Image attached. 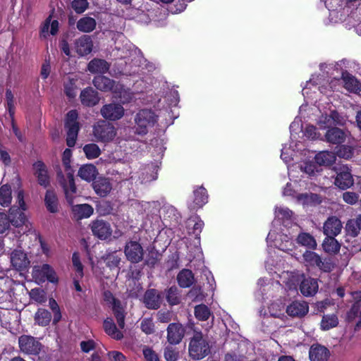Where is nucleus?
I'll return each mask as SVG.
<instances>
[{"label":"nucleus","mask_w":361,"mask_h":361,"mask_svg":"<svg viewBox=\"0 0 361 361\" xmlns=\"http://www.w3.org/2000/svg\"><path fill=\"white\" fill-rule=\"evenodd\" d=\"M293 220L291 210L284 207H276L275 219L267 238L270 246L274 245L284 252L293 250L294 244L292 239L294 234L290 233L287 228L292 224Z\"/></svg>","instance_id":"1"},{"label":"nucleus","mask_w":361,"mask_h":361,"mask_svg":"<svg viewBox=\"0 0 361 361\" xmlns=\"http://www.w3.org/2000/svg\"><path fill=\"white\" fill-rule=\"evenodd\" d=\"M338 123V113L336 108L329 109V112H326L324 116H322L318 122L320 128H327L325 135L326 140L336 145L335 150L338 149V130L337 125Z\"/></svg>","instance_id":"2"},{"label":"nucleus","mask_w":361,"mask_h":361,"mask_svg":"<svg viewBox=\"0 0 361 361\" xmlns=\"http://www.w3.org/2000/svg\"><path fill=\"white\" fill-rule=\"evenodd\" d=\"M286 275L289 277L286 285L290 289L296 288L300 283V290L303 295L312 296L317 292L318 284L316 280L311 278L305 279L304 274L299 273H286Z\"/></svg>","instance_id":"3"},{"label":"nucleus","mask_w":361,"mask_h":361,"mask_svg":"<svg viewBox=\"0 0 361 361\" xmlns=\"http://www.w3.org/2000/svg\"><path fill=\"white\" fill-rule=\"evenodd\" d=\"M338 85V80L334 78L328 84L327 86L324 85V79L312 75V78L306 82V85L302 89V94L305 98L313 99L312 93L315 94L316 90L320 91L322 93L328 94L329 91H335Z\"/></svg>","instance_id":"4"},{"label":"nucleus","mask_w":361,"mask_h":361,"mask_svg":"<svg viewBox=\"0 0 361 361\" xmlns=\"http://www.w3.org/2000/svg\"><path fill=\"white\" fill-rule=\"evenodd\" d=\"M72 156L71 150L66 149L63 153V164L67 171L66 179H64L61 182L62 187L63 188L66 197L70 204L73 202V198L76 193V187L74 182L73 171L71 169V158Z\"/></svg>","instance_id":"5"},{"label":"nucleus","mask_w":361,"mask_h":361,"mask_svg":"<svg viewBox=\"0 0 361 361\" xmlns=\"http://www.w3.org/2000/svg\"><path fill=\"white\" fill-rule=\"evenodd\" d=\"M210 351L208 341L201 332H195L189 344V354L194 360H200L206 357Z\"/></svg>","instance_id":"6"},{"label":"nucleus","mask_w":361,"mask_h":361,"mask_svg":"<svg viewBox=\"0 0 361 361\" xmlns=\"http://www.w3.org/2000/svg\"><path fill=\"white\" fill-rule=\"evenodd\" d=\"M157 121V116L148 109L139 111L135 118L136 132L139 135H145Z\"/></svg>","instance_id":"7"},{"label":"nucleus","mask_w":361,"mask_h":361,"mask_svg":"<svg viewBox=\"0 0 361 361\" xmlns=\"http://www.w3.org/2000/svg\"><path fill=\"white\" fill-rule=\"evenodd\" d=\"M137 52L135 46L123 35H119V39L116 42L115 49L112 51L114 57L126 59L131 57Z\"/></svg>","instance_id":"8"},{"label":"nucleus","mask_w":361,"mask_h":361,"mask_svg":"<svg viewBox=\"0 0 361 361\" xmlns=\"http://www.w3.org/2000/svg\"><path fill=\"white\" fill-rule=\"evenodd\" d=\"M93 134L98 141L109 142L116 137V130L113 125L106 121H100L94 126Z\"/></svg>","instance_id":"9"},{"label":"nucleus","mask_w":361,"mask_h":361,"mask_svg":"<svg viewBox=\"0 0 361 361\" xmlns=\"http://www.w3.org/2000/svg\"><path fill=\"white\" fill-rule=\"evenodd\" d=\"M18 343L20 350L28 355H37L42 350V344L30 336H21Z\"/></svg>","instance_id":"10"},{"label":"nucleus","mask_w":361,"mask_h":361,"mask_svg":"<svg viewBox=\"0 0 361 361\" xmlns=\"http://www.w3.org/2000/svg\"><path fill=\"white\" fill-rule=\"evenodd\" d=\"M104 298L105 301L112 305L113 312L119 328L121 329H124V319L126 314L121 302L114 298L113 294L110 291H105L104 293Z\"/></svg>","instance_id":"11"},{"label":"nucleus","mask_w":361,"mask_h":361,"mask_svg":"<svg viewBox=\"0 0 361 361\" xmlns=\"http://www.w3.org/2000/svg\"><path fill=\"white\" fill-rule=\"evenodd\" d=\"M354 140L348 132L340 130V158L350 159L354 154Z\"/></svg>","instance_id":"12"},{"label":"nucleus","mask_w":361,"mask_h":361,"mask_svg":"<svg viewBox=\"0 0 361 361\" xmlns=\"http://www.w3.org/2000/svg\"><path fill=\"white\" fill-rule=\"evenodd\" d=\"M12 267L17 271H25L30 267V260L27 254L22 250L15 249L10 254Z\"/></svg>","instance_id":"13"},{"label":"nucleus","mask_w":361,"mask_h":361,"mask_svg":"<svg viewBox=\"0 0 361 361\" xmlns=\"http://www.w3.org/2000/svg\"><path fill=\"white\" fill-rule=\"evenodd\" d=\"M124 253L128 260L132 263H137L143 258V248L137 241L130 240L125 246Z\"/></svg>","instance_id":"14"},{"label":"nucleus","mask_w":361,"mask_h":361,"mask_svg":"<svg viewBox=\"0 0 361 361\" xmlns=\"http://www.w3.org/2000/svg\"><path fill=\"white\" fill-rule=\"evenodd\" d=\"M125 113L123 106L117 103H111L103 106L101 109L102 116L110 121H116L121 118Z\"/></svg>","instance_id":"15"},{"label":"nucleus","mask_w":361,"mask_h":361,"mask_svg":"<svg viewBox=\"0 0 361 361\" xmlns=\"http://www.w3.org/2000/svg\"><path fill=\"white\" fill-rule=\"evenodd\" d=\"M158 165L150 164L142 166L136 173L137 179L141 183H148L157 178Z\"/></svg>","instance_id":"16"},{"label":"nucleus","mask_w":361,"mask_h":361,"mask_svg":"<svg viewBox=\"0 0 361 361\" xmlns=\"http://www.w3.org/2000/svg\"><path fill=\"white\" fill-rule=\"evenodd\" d=\"M352 297L354 300V303L353 304L350 310L347 313L346 319L349 322L357 319L355 329H358L361 327V310L360 311L361 306V292H355L352 293Z\"/></svg>","instance_id":"17"},{"label":"nucleus","mask_w":361,"mask_h":361,"mask_svg":"<svg viewBox=\"0 0 361 361\" xmlns=\"http://www.w3.org/2000/svg\"><path fill=\"white\" fill-rule=\"evenodd\" d=\"M25 210L18 209L16 205H13L8 211V216L11 224L15 227H20L23 225H25L27 228L28 224H31L28 222L26 214L24 213Z\"/></svg>","instance_id":"18"},{"label":"nucleus","mask_w":361,"mask_h":361,"mask_svg":"<svg viewBox=\"0 0 361 361\" xmlns=\"http://www.w3.org/2000/svg\"><path fill=\"white\" fill-rule=\"evenodd\" d=\"M90 226L94 235L101 240H106L111 235L112 230L110 224L103 220L94 221Z\"/></svg>","instance_id":"19"},{"label":"nucleus","mask_w":361,"mask_h":361,"mask_svg":"<svg viewBox=\"0 0 361 361\" xmlns=\"http://www.w3.org/2000/svg\"><path fill=\"white\" fill-rule=\"evenodd\" d=\"M92 48L93 42L89 35H82L75 41V51L81 56L90 54Z\"/></svg>","instance_id":"20"},{"label":"nucleus","mask_w":361,"mask_h":361,"mask_svg":"<svg viewBox=\"0 0 361 361\" xmlns=\"http://www.w3.org/2000/svg\"><path fill=\"white\" fill-rule=\"evenodd\" d=\"M185 330L180 324H170L167 328V339L171 344H178L184 336Z\"/></svg>","instance_id":"21"},{"label":"nucleus","mask_w":361,"mask_h":361,"mask_svg":"<svg viewBox=\"0 0 361 361\" xmlns=\"http://www.w3.org/2000/svg\"><path fill=\"white\" fill-rule=\"evenodd\" d=\"M59 23L57 20H52L49 16L42 24L40 28V37L47 38L49 35H56L59 31Z\"/></svg>","instance_id":"22"},{"label":"nucleus","mask_w":361,"mask_h":361,"mask_svg":"<svg viewBox=\"0 0 361 361\" xmlns=\"http://www.w3.org/2000/svg\"><path fill=\"white\" fill-rule=\"evenodd\" d=\"M114 97L119 99L122 104H128L135 100V93L123 85L116 83L113 90Z\"/></svg>","instance_id":"23"},{"label":"nucleus","mask_w":361,"mask_h":361,"mask_svg":"<svg viewBox=\"0 0 361 361\" xmlns=\"http://www.w3.org/2000/svg\"><path fill=\"white\" fill-rule=\"evenodd\" d=\"M309 307L307 302L295 301L286 308L287 313L291 317H301L308 312Z\"/></svg>","instance_id":"24"},{"label":"nucleus","mask_w":361,"mask_h":361,"mask_svg":"<svg viewBox=\"0 0 361 361\" xmlns=\"http://www.w3.org/2000/svg\"><path fill=\"white\" fill-rule=\"evenodd\" d=\"M80 98L81 103L87 106H93L99 101L97 92L91 87L83 90L80 93Z\"/></svg>","instance_id":"25"},{"label":"nucleus","mask_w":361,"mask_h":361,"mask_svg":"<svg viewBox=\"0 0 361 361\" xmlns=\"http://www.w3.org/2000/svg\"><path fill=\"white\" fill-rule=\"evenodd\" d=\"M95 192L100 197H106L112 189V185L108 178H99L92 183Z\"/></svg>","instance_id":"26"},{"label":"nucleus","mask_w":361,"mask_h":361,"mask_svg":"<svg viewBox=\"0 0 361 361\" xmlns=\"http://www.w3.org/2000/svg\"><path fill=\"white\" fill-rule=\"evenodd\" d=\"M311 361H326L329 356V350L320 345H313L309 352Z\"/></svg>","instance_id":"27"},{"label":"nucleus","mask_w":361,"mask_h":361,"mask_svg":"<svg viewBox=\"0 0 361 361\" xmlns=\"http://www.w3.org/2000/svg\"><path fill=\"white\" fill-rule=\"evenodd\" d=\"M338 151L329 152L322 151L317 153L314 157L315 162L319 166H327L334 164L336 160Z\"/></svg>","instance_id":"28"},{"label":"nucleus","mask_w":361,"mask_h":361,"mask_svg":"<svg viewBox=\"0 0 361 361\" xmlns=\"http://www.w3.org/2000/svg\"><path fill=\"white\" fill-rule=\"evenodd\" d=\"M33 169L39 183L44 187H47L49 183V176L46 166L39 161L33 164Z\"/></svg>","instance_id":"29"},{"label":"nucleus","mask_w":361,"mask_h":361,"mask_svg":"<svg viewBox=\"0 0 361 361\" xmlns=\"http://www.w3.org/2000/svg\"><path fill=\"white\" fill-rule=\"evenodd\" d=\"M73 216L77 219L89 218L94 212L93 207L88 204H80L72 206Z\"/></svg>","instance_id":"30"},{"label":"nucleus","mask_w":361,"mask_h":361,"mask_svg":"<svg viewBox=\"0 0 361 361\" xmlns=\"http://www.w3.org/2000/svg\"><path fill=\"white\" fill-rule=\"evenodd\" d=\"M93 84L98 90L104 92L111 91L112 92L116 85L114 80L104 75L96 76L93 80Z\"/></svg>","instance_id":"31"},{"label":"nucleus","mask_w":361,"mask_h":361,"mask_svg":"<svg viewBox=\"0 0 361 361\" xmlns=\"http://www.w3.org/2000/svg\"><path fill=\"white\" fill-rule=\"evenodd\" d=\"M87 69L92 73H105L109 69V64L104 59H94L89 62Z\"/></svg>","instance_id":"32"},{"label":"nucleus","mask_w":361,"mask_h":361,"mask_svg":"<svg viewBox=\"0 0 361 361\" xmlns=\"http://www.w3.org/2000/svg\"><path fill=\"white\" fill-rule=\"evenodd\" d=\"M344 87L350 92L357 93L360 90V84L357 80L348 72L342 73Z\"/></svg>","instance_id":"33"},{"label":"nucleus","mask_w":361,"mask_h":361,"mask_svg":"<svg viewBox=\"0 0 361 361\" xmlns=\"http://www.w3.org/2000/svg\"><path fill=\"white\" fill-rule=\"evenodd\" d=\"M144 303L149 309H157L160 305V296L156 290H147L144 296Z\"/></svg>","instance_id":"34"},{"label":"nucleus","mask_w":361,"mask_h":361,"mask_svg":"<svg viewBox=\"0 0 361 361\" xmlns=\"http://www.w3.org/2000/svg\"><path fill=\"white\" fill-rule=\"evenodd\" d=\"M354 180L349 168L347 166H340V189L344 190L351 187Z\"/></svg>","instance_id":"35"},{"label":"nucleus","mask_w":361,"mask_h":361,"mask_svg":"<svg viewBox=\"0 0 361 361\" xmlns=\"http://www.w3.org/2000/svg\"><path fill=\"white\" fill-rule=\"evenodd\" d=\"M326 7L329 11L328 20L326 21V25H336L338 22V0H324Z\"/></svg>","instance_id":"36"},{"label":"nucleus","mask_w":361,"mask_h":361,"mask_svg":"<svg viewBox=\"0 0 361 361\" xmlns=\"http://www.w3.org/2000/svg\"><path fill=\"white\" fill-rule=\"evenodd\" d=\"M97 25L96 20L90 16H84L77 22V28L82 32H90L93 31Z\"/></svg>","instance_id":"37"},{"label":"nucleus","mask_w":361,"mask_h":361,"mask_svg":"<svg viewBox=\"0 0 361 361\" xmlns=\"http://www.w3.org/2000/svg\"><path fill=\"white\" fill-rule=\"evenodd\" d=\"M40 271L44 276L46 277L47 281L52 283H57L59 281V278L53 269L51 267L49 264H43L40 269H37L36 267L34 269V276L36 277V273L37 271Z\"/></svg>","instance_id":"38"},{"label":"nucleus","mask_w":361,"mask_h":361,"mask_svg":"<svg viewBox=\"0 0 361 361\" xmlns=\"http://www.w3.org/2000/svg\"><path fill=\"white\" fill-rule=\"evenodd\" d=\"M97 171L92 164H85L81 166L78 171V176L86 181L92 180L97 176Z\"/></svg>","instance_id":"39"},{"label":"nucleus","mask_w":361,"mask_h":361,"mask_svg":"<svg viewBox=\"0 0 361 361\" xmlns=\"http://www.w3.org/2000/svg\"><path fill=\"white\" fill-rule=\"evenodd\" d=\"M104 329L109 336L116 340H121L123 337V333L116 328L112 319L108 318L104 320Z\"/></svg>","instance_id":"40"},{"label":"nucleus","mask_w":361,"mask_h":361,"mask_svg":"<svg viewBox=\"0 0 361 361\" xmlns=\"http://www.w3.org/2000/svg\"><path fill=\"white\" fill-rule=\"evenodd\" d=\"M34 319L36 324L46 326L51 320V314L48 310L40 308L35 312Z\"/></svg>","instance_id":"41"},{"label":"nucleus","mask_w":361,"mask_h":361,"mask_svg":"<svg viewBox=\"0 0 361 361\" xmlns=\"http://www.w3.org/2000/svg\"><path fill=\"white\" fill-rule=\"evenodd\" d=\"M324 233L326 236H336L338 233V219L332 216L327 219L324 226Z\"/></svg>","instance_id":"42"},{"label":"nucleus","mask_w":361,"mask_h":361,"mask_svg":"<svg viewBox=\"0 0 361 361\" xmlns=\"http://www.w3.org/2000/svg\"><path fill=\"white\" fill-rule=\"evenodd\" d=\"M297 201L298 203L304 206L313 205L320 202L319 197L313 193H303L297 196Z\"/></svg>","instance_id":"43"},{"label":"nucleus","mask_w":361,"mask_h":361,"mask_svg":"<svg viewBox=\"0 0 361 361\" xmlns=\"http://www.w3.org/2000/svg\"><path fill=\"white\" fill-rule=\"evenodd\" d=\"M47 209L51 213L58 211V199L55 192L52 190H47L44 198Z\"/></svg>","instance_id":"44"},{"label":"nucleus","mask_w":361,"mask_h":361,"mask_svg":"<svg viewBox=\"0 0 361 361\" xmlns=\"http://www.w3.org/2000/svg\"><path fill=\"white\" fill-rule=\"evenodd\" d=\"M12 200V192L11 186L5 184L0 188V204L2 207H8Z\"/></svg>","instance_id":"45"},{"label":"nucleus","mask_w":361,"mask_h":361,"mask_svg":"<svg viewBox=\"0 0 361 361\" xmlns=\"http://www.w3.org/2000/svg\"><path fill=\"white\" fill-rule=\"evenodd\" d=\"M178 281L181 287L187 288L194 282V276L191 271L188 269L182 270L178 275Z\"/></svg>","instance_id":"46"},{"label":"nucleus","mask_w":361,"mask_h":361,"mask_svg":"<svg viewBox=\"0 0 361 361\" xmlns=\"http://www.w3.org/2000/svg\"><path fill=\"white\" fill-rule=\"evenodd\" d=\"M194 203L195 207H202L207 202V195L205 188L200 187L194 190Z\"/></svg>","instance_id":"47"},{"label":"nucleus","mask_w":361,"mask_h":361,"mask_svg":"<svg viewBox=\"0 0 361 361\" xmlns=\"http://www.w3.org/2000/svg\"><path fill=\"white\" fill-rule=\"evenodd\" d=\"M297 242L302 246H305L311 249H315L317 243L315 239L309 233H302L298 235Z\"/></svg>","instance_id":"48"},{"label":"nucleus","mask_w":361,"mask_h":361,"mask_svg":"<svg viewBox=\"0 0 361 361\" xmlns=\"http://www.w3.org/2000/svg\"><path fill=\"white\" fill-rule=\"evenodd\" d=\"M11 283V281L8 278L0 277V303L11 297L8 293Z\"/></svg>","instance_id":"49"},{"label":"nucleus","mask_w":361,"mask_h":361,"mask_svg":"<svg viewBox=\"0 0 361 361\" xmlns=\"http://www.w3.org/2000/svg\"><path fill=\"white\" fill-rule=\"evenodd\" d=\"M324 250L329 254L336 253L338 250V243L335 236H326L322 244Z\"/></svg>","instance_id":"50"},{"label":"nucleus","mask_w":361,"mask_h":361,"mask_svg":"<svg viewBox=\"0 0 361 361\" xmlns=\"http://www.w3.org/2000/svg\"><path fill=\"white\" fill-rule=\"evenodd\" d=\"M190 226H192V233L195 237L200 239V235L204 226V222L197 217L190 219L188 221L189 233H190Z\"/></svg>","instance_id":"51"},{"label":"nucleus","mask_w":361,"mask_h":361,"mask_svg":"<svg viewBox=\"0 0 361 361\" xmlns=\"http://www.w3.org/2000/svg\"><path fill=\"white\" fill-rule=\"evenodd\" d=\"M303 259L307 267H318L321 262L320 257L312 251H306L303 254Z\"/></svg>","instance_id":"52"},{"label":"nucleus","mask_w":361,"mask_h":361,"mask_svg":"<svg viewBox=\"0 0 361 361\" xmlns=\"http://www.w3.org/2000/svg\"><path fill=\"white\" fill-rule=\"evenodd\" d=\"M83 151L89 159H96L101 154L99 147L93 143L85 145L83 147Z\"/></svg>","instance_id":"53"},{"label":"nucleus","mask_w":361,"mask_h":361,"mask_svg":"<svg viewBox=\"0 0 361 361\" xmlns=\"http://www.w3.org/2000/svg\"><path fill=\"white\" fill-rule=\"evenodd\" d=\"M269 313L274 317H280L283 315L284 305L281 300L272 302L268 307Z\"/></svg>","instance_id":"54"},{"label":"nucleus","mask_w":361,"mask_h":361,"mask_svg":"<svg viewBox=\"0 0 361 361\" xmlns=\"http://www.w3.org/2000/svg\"><path fill=\"white\" fill-rule=\"evenodd\" d=\"M338 322L336 314L325 315L321 322V327L323 330H329L337 326Z\"/></svg>","instance_id":"55"},{"label":"nucleus","mask_w":361,"mask_h":361,"mask_svg":"<svg viewBox=\"0 0 361 361\" xmlns=\"http://www.w3.org/2000/svg\"><path fill=\"white\" fill-rule=\"evenodd\" d=\"M267 280L260 279L257 282V285L259 288L256 293V298L259 300L260 298H262V300H264L265 298L264 295H267L271 288V286L267 283Z\"/></svg>","instance_id":"56"},{"label":"nucleus","mask_w":361,"mask_h":361,"mask_svg":"<svg viewBox=\"0 0 361 361\" xmlns=\"http://www.w3.org/2000/svg\"><path fill=\"white\" fill-rule=\"evenodd\" d=\"M300 167L302 171L310 176H313L320 171V166L313 161L304 162Z\"/></svg>","instance_id":"57"},{"label":"nucleus","mask_w":361,"mask_h":361,"mask_svg":"<svg viewBox=\"0 0 361 361\" xmlns=\"http://www.w3.org/2000/svg\"><path fill=\"white\" fill-rule=\"evenodd\" d=\"M211 314L209 309L204 305H200L195 308V315L199 320L205 321Z\"/></svg>","instance_id":"58"},{"label":"nucleus","mask_w":361,"mask_h":361,"mask_svg":"<svg viewBox=\"0 0 361 361\" xmlns=\"http://www.w3.org/2000/svg\"><path fill=\"white\" fill-rule=\"evenodd\" d=\"M30 298L38 303H43L46 301V293L40 288H33L30 292Z\"/></svg>","instance_id":"59"},{"label":"nucleus","mask_w":361,"mask_h":361,"mask_svg":"<svg viewBox=\"0 0 361 361\" xmlns=\"http://www.w3.org/2000/svg\"><path fill=\"white\" fill-rule=\"evenodd\" d=\"M89 6L87 0H73L71 7L76 13L80 14L84 13Z\"/></svg>","instance_id":"60"},{"label":"nucleus","mask_w":361,"mask_h":361,"mask_svg":"<svg viewBox=\"0 0 361 361\" xmlns=\"http://www.w3.org/2000/svg\"><path fill=\"white\" fill-rule=\"evenodd\" d=\"M78 116V113L75 110L70 111L66 115L65 123L66 128L79 127L78 122L77 121Z\"/></svg>","instance_id":"61"},{"label":"nucleus","mask_w":361,"mask_h":361,"mask_svg":"<svg viewBox=\"0 0 361 361\" xmlns=\"http://www.w3.org/2000/svg\"><path fill=\"white\" fill-rule=\"evenodd\" d=\"M68 130L67 132V138L66 142L68 147H73L75 144V141L78 137V133L79 131V127H73V128H66Z\"/></svg>","instance_id":"62"},{"label":"nucleus","mask_w":361,"mask_h":361,"mask_svg":"<svg viewBox=\"0 0 361 361\" xmlns=\"http://www.w3.org/2000/svg\"><path fill=\"white\" fill-rule=\"evenodd\" d=\"M164 356L166 361H177L179 358V352L171 346H167L164 349Z\"/></svg>","instance_id":"63"},{"label":"nucleus","mask_w":361,"mask_h":361,"mask_svg":"<svg viewBox=\"0 0 361 361\" xmlns=\"http://www.w3.org/2000/svg\"><path fill=\"white\" fill-rule=\"evenodd\" d=\"M72 262L76 271V277L82 278L83 276V266L80 262L78 253L75 252L73 254Z\"/></svg>","instance_id":"64"}]
</instances>
